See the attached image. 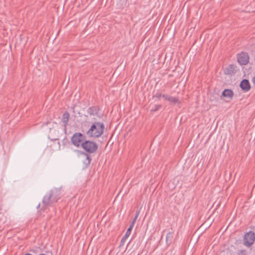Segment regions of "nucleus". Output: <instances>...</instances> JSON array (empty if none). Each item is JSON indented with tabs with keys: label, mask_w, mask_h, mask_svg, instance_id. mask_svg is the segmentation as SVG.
I'll return each instance as SVG.
<instances>
[{
	"label": "nucleus",
	"mask_w": 255,
	"mask_h": 255,
	"mask_svg": "<svg viewBox=\"0 0 255 255\" xmlns=\"http://www.w3.org/2000/svg\"><path fill=\"white\" fill-rule=\"evenodd\" d=\"M62 195V187L54 188L47 193L42 199V209L44 210L47 207L51 206L56 203Z\"/></svg>",
	"instance_id": "obj_1"
},
{
	"label": "nucleus",
	"mask_w": 255,
	"mask_h": 255,
	"mask_svg": "<svg viewBox=\"0 0 255 255\" xmlns=\"http://www.w3.org/2000/svg\"><path fill=\"white\" fill-rule=\"evenodd\" d=\"M81 147L85 152L81 151L79 150H75V151L80 153L86 156V159L85 163L90 164L92 158L89 154L95 153L98 148V145L96 142L90 140H85L82 143Z\"/></svg>",
	"instance_id": "obj_2"
},
{
	"label": "nucleus",
	"mask_w": 255,
	"mask_h": 255,
	"mask_svg": "<svg viewBox=\"0 0 255 255\" xmlns=\"http://www.w3.org/2000/svg\"><path fill=\"white\" fill-rule=\"evenodd\" d=\"M104 129L105 126L103 123L94 122L86 132V134L90 138H98L103 134Z\"/></svg>",
	"instance_id": "obj_3"
},
{
	"label": "nucleus",
	"mask_w": 255,
	"mask_h": 255,
	"mask_svg": "<svg viewBox=\"0 0 255 255\" xmlns=\"http://www.w3.org/2000/svg\"><path fill=\"white\" fill-rule=\"evenodd\" d=\"M85 140V135L80 132H75L71 138V143L77 147H81Z\"/></svg>",
	"instance_id": "obj_4"
},
{
	"label": "nucleus",
	"mask_w": 255,
	"mask_h": 255,
	"mask_svg": "<svg viewBox=\"0 0 255 255\" xmlns=\"http://www.w3.org/2000/svg\"><path fill=\"white\" fill-rule=\"evenodd\" d=\"M255 240V234L253 232L246 233L244 237V245L250 247L253 244Z\"/></svg>",
	"instance_id": "obj_5"
},
{
	"label": "nucleus",
	"mask_w": 255,
	"mask_h": 255,
	"mask_svg": "<svg viewBox=\"0 0 255 255\" xmlns=\"http://www.w3.org/2000/svg\"><path fill=\"white\" fill-rule=\"evenodd\" d=\"M237 60L241 65H246L249 62V56L246 52H241L238 54Z\"/></svg>",
	"instance_id": "obj_6"
},
{
	"label": "nucleus",
	"mask_w": 255,
	"mask_h": 255,
	"mask_svg": "<svg viewBox=\"0 0 255 255\" xmlns=\"http://www.w3.org/2000/svg\"><path fill=\"white\" fill-rule=\"evenodd\" d=\"M241 88L245 92H248L251 89V85L247 79L243 80L240 83Z\"/></svg>",
	"instance_id": "obj_7"
},
{
	"label": "nucleus",
	"mask_w": 255,
	"mask_h": 255,
	"mask_svg": "<svg viewBox=\"0 0 255 255\" xmlns=\"http://www.w3.org/2000/svg\"><path fill=\"white\" fill-rule=\"evenodd\" d=\"M99 111L98 107L92 106L88 109L87 112L90 116H95L98 114Z\"/></svg>",
	"instance_id": "obj_8"
},
{
	"label": "nucleus",
	"mask_w": 255,
	"mask_h": 255,
	"mask_svg": "<svg viewBox=\"0 0 255 255\" xmlns=\"http://www.w3.org/2000/svg\"><path fill=\"white\" fill-rule=\"evenodd\" d=\"M222 96L224 97L232 99L234 96V92L232 90L227 89L223 91Z\"/></svg>",
	"instance_id": "obj_9"
},
{
	"label": "nucleus",
	"mask_w": 255,
	"mask_h": 255,
	"mask_svg": "<svg viewBox=\"0 0 255 255\" xmlns=\"http://www.w3.org/2000/svg\"><path fill=\"white\" fill-rule=\"evenodd\" d=\"M174 237L173 232H169L166 237V242L168 246H169L172 242Z\"/></svg>",
	"instance_id": "obj_10"
},
{
	"label": "nucleus",
	"mask_w": 255,
	"mask_h": 255,
	"mask_svg": "<svg viewBox=\"0 0 255 255\" xmlns=\"http://www.w3.org/2000/svg\"><path fill=\"white\" fill-rule=\"evenodd\" d=\"M69 116H70L69 114L67 112H65L63 114L62 121L63 123L64 124V125L65 127L68 124V123L69 121Z\"/></svg>",
	"instance_id": "obj_11"
},
{
	"label": "nucleus",
	"mask_w": 255,
	"mask_h": 255,
	"mask_svg": "<svg viewBox=\"0 0 255 255\" xmlns=\"http://www.w3.org/2000/svg\"><path fill=\"white\" fill-rule=\"evenodd\" d=\"M132 229H131L130 228H128L125 234V235H124V236L122 238V240H121V244H122L123 245L125 243L126 240L128 239V238L129 236L130 233H131V231Z\"/></svg>",
	"instance_id": "obj_12"
},
{
	"label": "nucleus",
	"mask_w": 255,
	"mask_h": 255,
	"mask_svg": "<svg viewBox=\"0 0 255 255\" xmlns=\"http://www.w3.org/2000/svg\"><path fill=\"white\" fill-rule=\"evenodd\" d=\"M168 101L172 105H175L176 103H180V101L177 98L170 96H169L168 98Z\"/></svg>",
	"instance_id": "obj_13"
},
{
	"label": "nucleus",
	"mask_w": 255,
	"mask_h": 255,
	"mask_svg": "<svg viewBox=\"0 0 255 255\" xmlns=\"http://www.w3.org/2000/svg\"><path fill=\"white\" fill-rule=\"evenodd\" d=\"M161 107V105H155L152 109L151 110V112H154L160 109Z\"/></svg>",
	"instance_id": "obj_14"
},
{
	"label": "nucleus",
	"mask_w": 255,
	"mask_h": 255,
	"mask_svg": "<svg viewBox=\"0 0 255 255\" xmlns=\"http://www.w3.org/2000/svg\"><path fill=\"white\" fill-rule=\"evenodd\" d=\"M162 94L160 92H157L156 93L154 96H153V98H156L157 99H159L160 98L162 97Z\"/></svg>",
	"instance_id": "obj_15"
},
{
	"label": "nucleus",
	"mask_w": 255,
	"mask_h": 255,
	"mask_svg": "<svg viewBox=\"0 0 255 255\" xmlns=\"http://www.w3.org/2000/svg\"><path fill=\"white\" fill-rule=\"evenodd\" d=\"M247 254V252L246 250H240L239 251L238 253H237V255H246Z\"/></svg>",
	"instance_id": "obj_16"
},
{
	"label": "nucleus",
	"mask_w": 255,
	"mask_h": 255,
	"mask_svg": "<svg viewBox=\"0 0 255 255\" xmlns=\"http://www.w3.org/2000/svg\"><path fill=\"white\" fill-rule=\"evenodd\" d=\"M136 221V217H134V218H133V219L132 220V222L131 223V224H130V226H129V228H131V229H132V228H133V226H134V224H135V223Z\"/></svg>",
	"instance_id": "obj_17"
},
{
	"label": "nucleus",
	"mask_w": 255,
	"mask_h": 255,
	"mask_svg": "<svg viewBox=\"0 0 255 255\" xmlns=\"http://www.w3.org/2000/svg\"><path fill=\"white\" fill-rule=\"evenodd\" d=\"M232 69V67H229L228 68H227L226 69V74H230L231 72V69Z\"/></svg>",
	"instance_id": "obj_18"
},
{
	"label": "nucleus",
	"mask_w": 255,
	"mask_h": 255,
	"mask_svg": "<svg viewBox=\"0 0 255 255\" xmlns=\"http://www.w3.org/2000/svg\"><path fill=\"white\" fill-rule=\"evenodd\" d=\"M169 97V95H166V94H163L162 97L164 98L165 100L168 101V98Z\"/></svg>",
	"instance_id": "obj_19"
},
{
	"label": "nucleus",
	"mask_w": 255,
	"mask_h": 255,
	"mask_svg": "<svg viewBox=\"0 0 255 255\" xmlns=\"http://www.w3.org/2000/svg\"><path fill=\"white\" fill-rule=\"evenodd\" d=\"M63 143L64 144H65L66 143L68 142L69 143V141L68 140L67 138H65L63 140Z\"/></svg>",
	"instance_id": "obj_20"
},
{
	"label": "nucleus",
	"mask_w": 255,
	"mask_h": 255,
	"mask_svg": "<svg viewBox=\"0 0 255 255\" xmlns=\"http://www.w3.org/2000/svg\"><path fill=\"white\" fill-rule=\"evenodd\" d=\"M252 82L254 86H255V76L252 79Z\"/></svg>",
	"instance_id": "obj_21"
},
{
	"label": "nucleus",
	"mask_w": 255,
	"mask_h": 255,
	"mask_svg": "<svg viewBox=\"0 0 255 255\" xmlns=\"http://www.w3.org/2000/svg\"><path fill=\"white\" fill-rule=\"evenodd\" d=\"M139 211H137L136 213V215H135V216L134 217H136V219H137L138 216V215H139Z\"/></svg>",
	"instance_id": "obj_22"
},
{
	"label": "nucleus",
	"mask_w": 255,
	"mask_h": 255,
	"mask_svg": "<svg viewBox=\"0 0 255 255\" xmlns=\"http://www.w3.org/2000/svg\"><path fill=\"white\" fill-rule=\"evenodd\" d=\"M31 255V254H25V255Z\"/></svg>",
	"instance_id": "obj_23"
}]
</instances>
